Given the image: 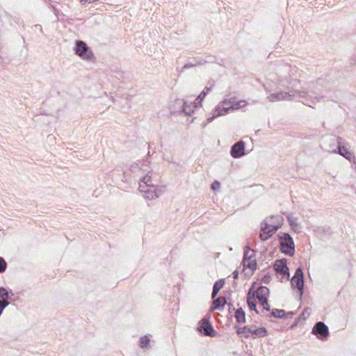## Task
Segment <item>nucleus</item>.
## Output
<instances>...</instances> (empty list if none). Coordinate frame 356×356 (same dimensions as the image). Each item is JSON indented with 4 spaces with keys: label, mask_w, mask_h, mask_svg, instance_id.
<instances>
[{
    "label": "nucleus",
    "mask_w": 356,
    "mask_h": 356,
    "mask_svg": "<svg viewBox=\"0 0 356 356\" xmlns=\"http://www.w3.org/2000/svg\"><path fill=\"white\" fill-rule=\"evenodd\" d=\"M152 173L148 172L146 175L142 176L139 179V191L144 194V197L152 200L158 197L155 186L157 181L152 177Z\"/></svg>",
    "instance_id": "obj_1"
},
{
    "label": "nucleus",
    "mask_w": 356,
    "mask_h": 356,
    "mask_svg": "<svg viewBox=\"0 0 356 356\" xmlns=\"http://www.w3.org/2000/svg\"><path fill=\"white\" fill-rule=\"evenodd\" d=\"M283 220V218L280 216H272L266 218L261 223V229L262 232H266L272 236L282 227Z\"/></svg>",
    "instance_id": "obj_2"
},
{
    "label": "nucleus",
    "mask_w": 356,
    "mask_h": 356,
    "mask_svg": "<svg viewBox=\"0 0 356 356\" xmlns=\"http://www.w3.org/2000/svg\"><path fill=\"white\" fill-rule=\"evenodd\" d=\"M280 250L282 253L293 256L295 253V245L292 237L287 233L279 236Z\"/></svg>",
    "instance_id": "obj_3"
},
{
    "label": "nucleus",
    "mask_w": 356,
    "mask_h": 356,
    "mask_svg": "<svg viewBox=\"0 0 356 356\" xmlns=\"http://www.w3.org/2000/svg\"><path fill=\"white\" fill-rule=\"evenodd\" d=\"M266 330L264 327L252 329L251 327L244 326L237 329V334L245 338H248L250 334L255 337H264L266 335Z\"/></svg>",
    "instance_id": "obj_4"
},
{
    "label": "nucleus",
    "mask_w": 356,
    "mask_h": 356,
    "mask_svg": "<svg viewBox=\"0 0 356 356\" xmlns=\"http://www.w3.org/2000/svg\"><path fill=\"white\" fill-rule=\"evenodd\" d=\"M232 99H224L221 102L213 111L211 117L207 118V123H210L214 118L227 114L231 109L229 106L232 104Z\"/></svg>",
    "instance_id": "obj_5"
},
{
    "label": "nucleus",
    "mask_w": 356,
    "mask_h": 356,
    "mask_svg": "<svg viewBox=\"0 0 356 356\" xmlns=\"http://www.w3.org/2000/svg\"><path fill=\"white\" fill-rule=\"evenodd\" d=\"M75 54L84 60H90L93 54L86 42L82 40H76L74 48Z\"/></svg>",
    "instance_id": "obj_6"
},
{
    "label": "nucleus",
    "mask_w": 356,
    "mask_h": 356,
    "mask_svg": "<svg viewBox=\"0 0 356 356\" xmlns=\"http://www.w3.org/2000/svg\"><path fill=\"white\" fill-rule=\"evenodd\" d=\"M291 284L293 288H297L299 290L301 297L304 290V277L302 270L300 268L296 269L295 275L291 279Z\"/></svg>",
    "instance_id": "obj_7"
},
{
    "label": "nucleus",
    "mask_w": 356,
    "mask_h": 356,
    "mask_svg": "<svg viewBox=\"0 0 356 356\" xmlns=\"http://www.w3.org/2000/svg\"><path fill=\"white\" fill-rule=\"evenodd\" d=\"M312 333L316 335L319 339H327L329 335L327 326L321 321L316 323L312 328Z\"/></svg>",
    "instance_id": "obj_8"
},
{
    "label": "nucleus",
    "mask_w": 356,
    "mask_h": 356,
    "mask_svg": "<svg viewBox=\"0 0 356 356\" xmlns=\"http://www.w3.org/2000/svg\"><path fill=\"white\" fill-rule=\"evenodd\" d=\"M334 140L337 145V149L332 150V152L339 154L350 161L355 158L353 154L342 145V138L341 137L334 138Z\"/></svg>",
    "instance_id": "obj_9"
},
{
    "label": "nucleus",
    "mask_w": 356,
    "mask_h": 356,
    "mask_svg": "<svg viewBox=\"0 0 356 356\" xmlns=\"http://www.w3.org/2000/svg\"><path fill=\"white\" fill-rule=\"evenodd\" d=\"M197 330L202 332L205 336L214 337L216 332L213 330L211 323L209 321L204 318L199 322Z\"/></svg>",
    "instance_id": "obj_10"
},
{
    "label": "nucleus",
    "mask_w": 356,
    "mask_h": 356,
    "mask_svg": "<svg viewBox=\"0 0 356 356\" xmlns=\"http://www.w3.org/2000/svg\"><path fill=\"white\" fill-rule=\"evenodd\" d=\"M286 259L276 260L274 264V270L277 273L282 274L284 277H286L289 280L290 274L289 269L286 266Z\"/></svg>",
    "instance_id": "obj_11"
},
{
    "label": "nucleus",
    "mask_w": 356,
    "mask_h": 356,
    "mask_svg": "<svg viewBox=\"0 0 356 356\" xmlns=\"http://www.w3.org/2000/svg\"><path fill=\"white\" fill-rule=\"evenodd\" d=\"M245 154V143L243 140H239L232 145L230 154L233 158H240Z\"/></svg>",
    "instance_id": "obj_12"
},
{
    "label": "nucleus",
    "mask_w": 356,
    "mask_h": 356,
    "mask_svg": "<svg viewBox=\"0 0 356 356\" xmlns=\"http://www.w3.org/2000/svg\"><path fill=\"white\" fill-rule=\"evenodd\" d=\"M295 95H291L286 92H280L276 94H270L268 96L267 99L270 102H275L279 101H291Z\"/></svg>",
    "instance_id": "obj_13"
},
{
    "label": "nucleus",
    "mask_w": 356,
    "mask_h": 356,
    "mask_svg": "<svg viewBox=\"0 0 356 356\" xmlns=\"http://www.w3.org/2000/svg\"><path fill=\"white\" fill-rule=\"evenodd\" d=\"M227 303V300L225 297H218L216 300L213 302V306L211 308V311L218 309L221 310L223 309L225 305Z\"/></svg>",
    "instance_id": "obj_14"
},
{
    "label": "nucleus",
    "mask_w": 356,
    "mask_h": 356,
    "mask_svg": "<svg viewBox=\"0 0 356 356\" xmlns=\"http://www.w3.org/2000/svg\"><path fill=\"white\" fill-rule=\"evenodd\" d=\"M257 298L259 302L263 301L264 299H267L269 294V289L266 286H260L256 292Z\"/></svg>",
    "instance_id": "obj_15"
},
{
    "label": "nucleus",
    "mask_w": 356,
    "mask_h": 356,
    "mask_svg": "<svg viewBox=\"0 0 356 356\" xmlns=\"http://www.w3.org/2000/svg\"><path fill=\"white\" fill-rule=\"evenodd\" d=\"M197 107V104L195 102H191L190 104L186 101L184 102L182 111L186 115H190L195 108Z\"/></svg>",
    "instance_id": "obj_16"
},
{
    "label": "nucleus",
    "mask_w": 356,
    "mask_h": 356,
    "mask_svg": "<svg viewBox=\"0 0 356 356\" xmlns=\"http://www.w3.org/2000/svg\"><path fill=\"white\" fill-rule=\"evenodd\" d=\"M235 318L239 323H245V314L241 307L236 309L235 312Z\"/></svg>",
    "instance_id": "obj_17"
},
{
    "label": "nucleus",
    "mask_w": 356,
    "mask_h": 356,
    "mask_svg": "<svg viewBox=\"0 0 356 356\" xmlns=\"http://www.w3.org/2000/svg\"><path fill=\"white\" fill-rule=\"evenodd\" d=\"M287 219L290 226L293 230L296 231L300 228L298 220L296 217H294L292 215H289L287 216Z\"/></svg>",
    "instance_id": "obj_18"
},
{
    "label": "nucleus",
    "mask_w": 356,
    "mask_h": 356,
    "mask_svg": "<svg viewBox=\"0 0 356 356\" xmlns=\"http://www.w3.org/2000/svg\"><path fill=\"white\" fill-rule=\"evenodd\" d=\"M224 281L220 280L219 282H216L213 284V291L211 293V298L214 299L217 296L218 293L220 290V289L223 286Z\"/></svg>",
    "instance_id": "obj_19"
},
{
    "label": "nucleus",
    "mask_w": 356,
    "mask_h": 356,
    "mask_svg": "<svg viewBox=\"0 0 356 356\" xmlns=\"http://www.w3.org/2000/svg\"><path fill=\"white\" fill-rule=\"evenodd\" d=\"M244 268H248L252 270L257 269V261L254 259H243V260Z\"/></svg>",
    "instance_id": "obj_20"
},
{
    "label": "nucleus",
    "mask_w": 356,
    "mask_h": 356,
    "mask_svg": "<svg viewBox=\"0 0 356 356\" xmlns=\"http://www.w3.org/2000/svg\"><path fill=\"white\" fill-rule=\"evenodd\" d=\"M246 105H247V102L245 100H241V101H238V102L232 101V103L229 106V108H231V109H232V110H236V109H239L241 108H243Z\"/></svg>",
    "instance_id": "obj_21"
},
{
    "label": "nucleus",
    "mask_w": 356,
    "mask_h": 356,
    "mask_svg": "<svg viewBox=\"0 0 356 356\" xmlns=\"http://www.w3.org/2000/svg\"><path fill=\"white\" fill-rule=\"evenodd\" d=\"M270 315L275 318H282L284 316L285 312L283 309H274L272 310Z\"/></svg>",
    "instance_id": "obj_22"
},
{
    "label": "nucleus",
    "mask_w": 356,
    "mask_h": 356,
    "mask_svg": "<svg viewBox=\"0 0 356 356\" xmlns=\"http://www.w3.org/2000/svg\"><path fill=\"white\" fill-rule=\"evenodd\" d=\"M10 293L6 288L0 287V300L1 299H9L10 298Z\"/></svg>",
    "instance_id": "obj_23"
},
{
    "label": "nucleus",
    "mask_w": 356,
    "mask_h": 356,
    "mask_svg": "<svg viewBox=\"0 0 356 356\" xmlns=\"http://www.w3.org/2000/svg\"><path fill=\"white\" fill-rule=\"evenodd\" d=\"M254 256V251L250 250L249 247H245L243 259H252Z\"/></svg>",
    "instance_id": "obj_24"
},
{
    "label": "nucleus",
    "mask_w": 356,
    "mask_h": 356,
    "mask_svg": "<svg viewBox=\"0 0 356 356\" xmlns=\"http://www.w3.org/2000/svg\"><path fill=\"white\" fill-rule=\"evenodd\" d=\"M250 292H249L248 296H250ZM248 305L249 308L251 310H254L256 312V313H258V311L256 308L257 305H256L255 300L254 299L252 300L250 296H248Z\"/></svg>",
    "instance_id": "obj_25"
},
{
    "label": "nucleus",
    "mask_w": 356,
    "mask_h": 356,
    "mask_svg": "<svg viewBox=\"0 0 356 356\" xmlns=\"http://www.w3.org/2000/svg\"><path fill=\"white\" fill-rule=\"evenodd\" d=\"M149 341H150V340L147 336H143L140 339V346L142 348H145L147 347V346L149 343Z\"/></svg>",
    "instance_id": "obj_26"
},
{
    "label": "nucleus",
    "mask_w": 356,
    "mask_h": 356,
    "mask_svg": "<svg viewBox=\"0 0 356 356\" xmlns=\"http://www.w3.org/2000/svg\"><path fill=\"white\" fill-rule=\"evenodd\" d=\"M211 90L210 88L206 87L202 92L197 97L196 100H200V102L203 100V99L206 97L207 94Z\"/></svg>",
    "instance_id": "obj_27"
},
{
    "label": "nucleus",
    "mask_w": 356,
    "mask_h": 356,
    "mask_svg": "<svg viewBox=\"0 0 356 356\" xmlns=\"http://www.w3.org/2000/svg\"><path fill=\"white\" fill-rule=\"evenodd\" d=\"M7 268V262L6 260L0 257V273H3L6 271Z\"/></svg>",
    "instance_id": "obj_28"
},
{
    "label": "nucleus",
    "mask_w": 356,
    "mask_h": 356,
    "mask_svg": "<svg viewBox=\"0 0 356 356\" xmlns=\"http://www.w3.org/2000/svg\"><path fill=\"white\" fill-rule=\"evenodd\" d=\"M202 64H203V63H202V62H201V61H200V62H196V63H188L185 64V65L183 66V67H182V69H181V72H184V71L185 70H186V69H188V68H191V67H195V66H196V65H202Z\"/></svg>",
    "instance_id": "obj_29"
},
{
    "label": "nucleus",
    "mask_w": 356,
    "mask_h": 356,
    "mask_svg": "<svg viewBox=\"0 0 356 356\" xmlns=\"http://www.w3.org/2000/svg\"><path fill=\"white\" fill-rule=\"evenodd\" d=\"M9 299H1L0 300V309L3 312L4 309L8 307L10 304Z\"/></svg>",
    "instance_id": "obj_30"
},
{
    "label": "nucleus",
    "mask_w": 356,
    "mask_h": 356,
    "mask_svg": "<svg viewBox=\"0 0 356 356\" xmlns=\"http://www.w3.org/2000/svg\"><path fill=\"white\" fill-rule=\"evenodd\" d=\"M259 236H260L261 240L263 241H266L270 237H271V236H270L269 234H267L266 232H262L261 230L260 231Z\"/></svg>",
    "instance_id": "obj_31"
},
{
    "label": "nucleus",
    "mask_w": 356,
    "mask_h": 356,
    "mask_svg": "<svg viewBox=\"0 0 356 356\" xmlns=\"http://www.w3.org/2000/svg\"><path fill=\"white\" fill-rule=\"evenodd\" d=\"M260 303L263 306L264 309L267 311L270 310V305L268 304L267 299H264V300L261 301Z\"/></svg>",
    "instance_id": "obj_32"
},
{
    "label": "nucleus",
    "mask_w": 356,
    "mask_h": 356,
    "mask_svg": "<svg viewBox=\"0 0 356 356\" xmlns=\"http://www.w3.org/2000/svg\"><path fill=\"white\" fill-rule=\"evenodd\" d=\"M220 187V184L217 181H215L212 184H211V188L213 190V191H216V190H218L219 189Z\"/></svg>",
    "instance_id": "obj_33"
},
{
    "label": "nucleus",
    "mask_w": 356,
    "mask_h": 356,
    "mask_svg": "<svg viewBox=\"0 0 356 356\" xmlns=\"http://www.w3.org/2000/svg\"><path fill=\"white\" fill-rule=\"evenodd\" d=\"M131 170L134 172H140V171H142V170L139 167H138V166H132L131 167Z\"/></svg>",
    "instance_id": "obj_34"
},
{
    "label": "nucleus",
    "mask_w": 356,
    "mask_h": 356,
    "mask_svg": "<svg viewBox=\"0 0 356 356\" xmlns=\"http://www.w3.org/2000/svg\"><path fill=\"white\" fill-rule=\"evenodd\" d=\"M232 277H233L234 279H237L238 277V270H234L232 273Z\"/></svg>",
    "instance_id": "obj_35"
},
{
    "label": "nucleus",
    "mask_w": 356,
    "mask_h": 356,
    "mask_svg": "<svg viewBox=\"0 0 356 356\" xmlns=\"http://www.w3.org/2000/svg\"><path fill=\"white\" fill-rule=\"evenodd\" d=\"M34 28H35V29H37V30H39V31H42V26H41V25H40V24H35V25L34 26Z\"/></svg>",
    "instance_id": "obj_36"
},
{
    "label": "nucleus",
    "mask_w": 356,
    "mask_h": 356,
    "mask_svg": "<svg viewBox=\"0 0 356 356\" xmlns=\"http://www.w3.org/2000/svg\"><path fill=\"white\" fill-rule=\"evenodd\" d=\"M269 278H270L269 277H264V278H263V282H264V283H268V282H269Z\"/></svg>",
    "instance_id": "obj_37"
},
{
    "label": "nucleus",
    "mask_w": 356,
    "mask_h": 356,
    "mask_svg": "<svg viewBox=\"0 0 356 356\" xmlns=\"http://www.w3.org/2000/svg\"><path fill=\"white\" fill-rule=\"evenodd\" d=\"M270 224H277L276 222V220H273L272 221L269 222Z\"/></svg>",
    "instance_id": "obj_38"
},
{
    "label": "nucleus",
    "mask_w": 356,
    "mask_h": 356,
    "mask_svg": "<svg viewBox=\"0 0 356 356\" xmlns=\"http://www.w3.org/2000/svg\"><path fill=\"white\" fill-rule=\"evenodd\" d=\"M298 93L299 94V96L300 97H302L303 95H302V92H298ZM302 93H304V92H302Z\"/></svg>",
    "instance_id": "obj_39"
},
{
    "label": "nucleus",
    "mask_w": 356,
    "mask_h": 356,
    "mask_svg": "<svg viewBox=\"0 0 356 356\" xmlns=\"http://www.w3.org/2000/svg\"><path fill=\"white\" fill-rule=\"evenodd\" d=\"M232 307V305L231 304H229V309H232V307Z\"/></svg>",
    "instance_id": "obj_40"
},
{
    "label": "nucleus",
    "mask_w": 356,
    "mask_h": 356,
    "mask_svg": "<svg viewBox=\"0 0 356 356\" xmlns=\"http://www.w3.org/2000/svg\"><path fill=\"white\" fill-rule=\"evenodd\" d=\"M232 307V305L231 304H229V309H232V307Z\"/></svg>",
    "instance_id": "obj_41"
}]
</instances>
